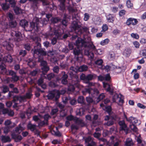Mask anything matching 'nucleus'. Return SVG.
I'll return each instance as SVG.
<instances>
[{"mask_svg": "<svg viewBox=\"0 0 146 146\" xmlns=\"http://www.w3.org/2000/svg\"><path fill=\"white\" fill-rule=\"evenodd\" d=\"M56 98L58 99L60 95H64L66 92V91L65 89H62L61 90H58L56 92Z\"/></svg>", "mask_w": 146, "mask_h": 146, "instance_id": "obj_29", "label": "nucleus"}, {"mask_svg": "<svg viewBox=\"0 0 146 146\" xmlns=\"http://www.w3.org/2000/svg\"><path fill=\"white\" fill-rule=\"evenodd\" d=\"M60 20L61 19L58 17H52L50 19L51 23L53 24L57 23L60 21Z\"/></svg>", "mask_w": 146, "mask_h": 146, "instance_id": "obj_38", "label": "nucleus"}, {"mask_svg": "<svg viewBox=\"0 0 146 146\" xmlns=\"http://www.w3.org/2000/svg\"><path fill=\"white\" fill-rule=\"evenodd\" d=\"M1 90L2 92L4 93H5L9 91V88L8 87L4 86L1 88Z\"/></svg>", "mask_w": 146, "mask_h": 146, "instance_id": "obj_49", "label": "nucleus"}, {"mask_svg": "<svg viewBox=\"0 0 146 146\" xmlns=\"http://www.w3.org/2000/svg\"><path fill=\"white\" fill-rule=\"evenodd\" d=\"M92 19L95 24L99 25L101 24V20L100 17L98 16H95Z\"/></svg>", "mask_w": 146, "mask_h": 146, "instance_id": "obj_30", "label": "nucleus"}, {"mask_svg": "<svg viewBox=\"0 0 146 146\" xmlns=\"http://www.w3.org/2000/svg\"><path fill=\"white\" fill-rule=\"evenodd\" d=\"M118 123L120 126V130L124 131L126 134H127L128 133L129 129L124 121H120Z\"/></svg>", "mask_w": 146, "mask_h": 146, "instance_id": "obj_12", "label": "nucleus"}, {"mask_svg": "<svg viewBox=\"0 0 146 146\" xmlns=\"http://www.w3.org/2000/svg\"><path fill=\"white\" fill-rule=\"evenodd\" d=\"M33 40L35 44L33 51V56L35 58H38V62L40 63L42 74H45L49 70L46 61L43 60V56L46 55V52L45 49L41 48V44L38 41L37 38L33 39Z\"/></svg>", "mask_w": 146, "mask_h": 146, "instance_id": "obj_1", "label": "nucleus"}, {"mask_svg": "<svg viewBox=\"0 0 146 146\" xmlns=\"http://www.w3.org/2000/svg\"><path fill=\"white\" fill-rule=\"evenodd\" d=\"M64 32L62 30L60 31L59 35H58V38L59 39H66L69 36V33L67 32L66 33H64Z\"/></svg>", "mask_w": 146, "mask_h": 146, "instance_id": "obj_16", "label": "nucleus"}, {"mask_svg": "<svg viewBox=\"0 0 146 146\" xmlns=\"http://www.w3.org/2000/svg\"><path fill=\"white\" fill-rule=\"evenodd\" d=\"M97 77V75L93 73H91L86 75L82 74L80 76L81 79L83 80L85 83H89V81L95 79Z\"/></svg>", "mask_w": 146, "mask_h": 146, "instance_id": "obj_6", "label": "nucleus"}, {"mask_svg": "<svg viewBox=\"0 0 146 146\" xmlns=\"http://www.w3.org/2000/svg\"><path fill=\"white\" fill-rule=\"evenodd\" d=\"M108 57L110 60H113L115 58V54L114 52H110L109 54Z\"/></svg>", "mask_w": 146, "mask_h": 146, "instance_id": "obj_50", "label": "nucleus"}, {"mask_svg": "<svg viewBox=\"0 0 146 146\" xmlns=\"http://www.w3.org/2000/svg\"><path fill=\"white\" fill-rule=\"evenodd\" d=\"M134 144L132 139L128 138L126 139L125 143V146H133Z\"/></svg>", "mask_w": 146, "mask_h": 146, "instance_id": "obj_26", "label": "nucleus"}, {"mask_svg": "<svg viewBox=\"0 0 146 146\" xmlns=\"http://www.w3.org/2000/svg\"><path fill=\"white\" fill-rule=\"evenodd\" d=\"M58 29V28L57 29H56L54 28H52L50 27V30L48 33V35L50 36H52L54 35H55L57 38H58L60 31Z\"/></svg>", "mask_w": 146, "mask_h": 146, "instance_id": "obj_17", "label": "nucleus"}, {"mask_svg": "<svg viewBox=\"0 0 146 146\" xmlns=\"http://www.w3.org/2000/svg\"><path fill=\"white\" fill-rule=\"evenodd\" d=\"M82 93L84 95H86V93L91 94L93 97L97 96L99 93V91L97 89H92L90 88H86L82 91Z\"/></svg>", "mask_w": 146, "mask_h": 146, "instance_id": "obj_7", "label": "nucleus"}, {"mask_svg": "<svg viewBox=\"0 0 146 146\" xmlns=\"http://www.w3.org/2000/svg\"><path fill=\"white\" fill-rule=\"evenodd\" d=\"M114 124V121L112 119H110L108 120L107 123H105V125L108 126H110Z\"/></svg>", "mask_w": 146, "mask_h": 146, "instance_id": "obj_55", "label": "nucleus"}, {"mask_svg": "<svg viewBox=\"0 0 146 146\" xmlns=\"http://www.w3.org/2000/svg\"><path fill=\"white\" fill-rule=\"evenodd\" d=\"M5 124L8 128H11L13 127L15 125V123L12 122L10 120H8L5 121Z\"/></svg>", "mask_w": 146, "mask_h": 146, "instance_id": "obj_27", "label": "nucleus"}, {"mask_svg": "<svg viewBox=\"0 0 146 146\" xmlns=\"http://www.w3.org/2000/svg\"><path fill=\"white\" fill-rule=\"evenodd\" d=\"M22 129V127L19 125V127L16 128L15 131L17 133L19 134L21 131Z\"/></svg>", "mask_w": 146, "mask_h": 146, "instance_id": "obj_54", "label": "nucleus"}, {"mask_svg": "<svg viewBox=\"0 0 146 146\" xmlns=\"http://www.w3.org/2000/svg\"><path fill=\"white\" fill-rule=\"evenodd\" d=\"M71 99V97L69 96H65L62 98V102L63 103L66 105L68 103V101Z\"/></svg>", "mask_w": 146, "mask_h": 146, "instance_id": "obj_36", "label": "nucleus"}, {"mask_svg": "<svg viewBox=\"0 0 146 146\" xmlns=\"http://www.w3.org/2000/svg\"><path fill=\"white\" fill-rule=\"evenodd\" d=\"M68 90L71 92H73L75 90V88L74 86L72 85H68Z\"/></svg>", "mask_w": 146, "mask_h": 146, "instance_id": "obj_60", "label": "nucleus"}, {"mask_svg": "<svg viewBox=\"0 0 146 146\" xmlns=\"http://www.w3.org/2000/svg\"><path fill=\"white\" fill-rule=\"evenodd\" d=\"M28 24V22L25 20H22L20 22V25L24 28L27 27Z\"/></svg>", "mask_w": 146, "mask_h": 146, "instance_id": "obj_31", "label": "nucleus"}, {"mask_svg": "<svg viewBox=\"0 0 146 146\" xmlns=\"http://www.w3.org/2000/svg\"><path fill=\"white\" fill-rule=\"evenodd\" d=\"M17 25V23L16 21H12L9 23V26L11 28L15 27Z\"/></svg>", "mask_w": 146, "mask_h": 146, "instance_id": "obj_48", "label": "nucleus"}, {"mask_svg": "<svg viewBox=\"0 0 146 146\" xmlns=\"http://www.w3.org/2000/svg\"><path fill=\"white\" fill-rule=\"evenodd\" d=\"M61 24L58 26L59 30H62L64 32V29H65L68 24V22L66 19V17L64 18L61 21Z\"/></svg>", "mask_w": 146, "mask_h": 146, "instance_id": "obj_11", "label": "nucleus"}, {"mask_svg": "<svg viewBox=\"0 0 146 146\" xmlns=\"http://www.w3.org/2000/svg\"><path fill=\"white\" fill-rule=\"evenodd\" d=\"M40 78L38 81V84L39 86L41 87L44 89H45L46 88V85L45 83H44L43 79L42 78H44V77H42Z\"/></svg>", "mask_w": 146, "mask_h": 146, "instance_id": "obj_24", "label": "nucleus"}, {"mask_svg": "<svg viewBox=\"0 0 146 146\" xmlns=\"http://www.w3.org/2000/svg\"><path fill=\"white\" fill-rule=\"evenodd\" d=\"M16 3L15 2V5L13 6L11 5V7L13 8L16 14H19L21 12V9L18 7L15 6Z\"/></svg>", "mask_w": 146, "mask_h": 146, "instance_id": "obj_34", "label": "nucleus"}, {"mask_svg": "<svg viewBox=\"0 0 146 146\" xmlns=\"http://www.w3.org/2000/svg\"><path fill=\"white\" fill-rule=\"evenodd\" d=\"M48 116H45L44 117V121H41L40 120L38 123V126L39 127H41L43 126L45 124H47V122L48 120Z\"/></svg>", "mask_w": 146, "mask_h": 146, "instance_id": "obj_22", "label": "nucleus"}, {"mask_svg": "<svg viewBox=\"0 0 146 146\" xmlns=\"http://www.w3.org/2000/svg\"><path fill=\"white\" fill-rule=\"evenodd\" d=\"M25 99V98L24 97L15 96L13 97V101L14 102H16L18 101H19L20 102H21L24 100Z\"/></svg>", "mask_w": 146, "mask_h": 146, "instance_id": "obj_37", "label": "nucleus"}, {"mask_svg": "<svg viewBox=\"0 0 146 146\" xmlns=\"http://www.w3.org/2000/svg\"><path fill=\"white\" fill-rule=\"evenodd\" d=\"M84 97L82 96H79L77 99L78 102L81 104H84Z\"/></svg>", "mask_w": 146, "mask_h": 146, "instance_id": "obj_43", "label": "nucleus"}, {"mask_svg": "<svg viewBox=\"0 0 146 146\" xmlns=\"http://www.w3.org/2000/svg\"><path fill=\"white\" fill-rule=\"evenodd\" d=\"M75 123V124H73L71 125V128L72 129H76L77 130L78 129L79 126L81 127V126L77 124L76 122ZM82 127L83 126H82Z\"/></svg>", "mask_w": 146, "mask_h": 146, "instance_id": "obj_53", "label": "nucleus"}, {"mask_svg": "<svg viewBox=\"0 0 146 146\" xmlns=\"http://www.w3.org/2000/svg\"><path fill=\"white\" fill-rule=\"evenodd\" d=\"M106 111L109 114L110 118H112V120H116L117 118V115L111 111V107L109 106L106 108Z\"/></svg>", "mask_w": 146, "mask_h": 146, "instance_id": "obj_15", "label": "nucleus"}, {"mask_svg": "<svg viewBox=\"0 0 146 146\" xmlns=\"http://www.w3.org/2000/svg\"><path fill=\"white\" fill-rule=\"evenodd\" d=\"M123 97L121 94L119 95L117 94H115L112 97V101L113 102H118L123 104L124 102Z\"/></svg>", "mask_w": 146, "mask_h": 146, "instance_id": "obj_10", "label": "nucleus"}, {"mask_svg": "<svg viewBox=\"0 0 146 146\" xmlns=\"http://www.w3.org/2000/svg\"><path fill=\"white\" fill-rule=\"evenodd\" d=\"M105 97L103 93H102L99 96L96 100L97 103H98L101 100H102Z\"/></svg>", "mask_w": 146, "mask_h": 146, "instance_id": "obj_45", "label": "nucleus"}, {"mask_svg": "<svg viewBox=\"0 0 146 146\" xmlns=\"http://www.w3.org/2000/svg\"><path fill=\"white\" fill-rule=\"evenodd\" d=\"M86 101L88 104H96L97 103L94 101L92 98L90 97H86Z\"/></svg>", "mask_w": 146, "mask_h": 146, "instance_id": "obj_40", "label": "nucleus"}, {"mask_svg": "<svg viewBox=\"0 0 146 146\" xmlns=\"http://www.w3.org/2000/svg\"><path fill=\"white\" fill-rule=\"evenodd\" d=\"M88 68V67L86 65H84L78 68V70L79 71L82 72L86 71Z\"/></svg>", "mask_w": 146, "mask_h": 146, "instance_id": "obj_42", "label": "nucleus"}, {"mask_svg": "<svg viewBox=\"0 0 146 146\" xmlns=\"http://www.w3.org/2000/svg\"><path fill=\"white\" fill-rule=\"evenodd\" d=\"M11 135L12 138L17 142L20 141L22 139L21 135L16 134L15 133H12Z\"/></svg>", "mask_w": 146, "mask_h": 146, "instance_id": "obj_23", "label": "nucleus"}, {"mask_svg": "<svg viewBox=\"0 0 146 146\" xmlns=\"http://www.w3.org/2000/svg\"><path fill=\"white\" fill-rule=\"evenodd\" d=\"M101 135V133L96 132H94L93 134L94 137L98 140L100 138Z\"/></svg>", "mask_w": 146, "mask_h": 146, "instance_id": "obj_51", "label": "nucleus"}, {"mask_svg": "<svg viewBox=\"0 0 146 146\" xmlns=\"http://www.w3.org/2000/svg\"><path fill=\"white\" fill-rule=\"evenodd\" d=\"M69 102L70 104L72 106L75 105L77 103L76 100L74 98L73 99L71 98V99L70 100Z\"/></svg>", "mask_w": 146, "mask_h": 146, "instance_id": "obj_58", "label": "nucleus"}, {"mask_svg": "<svg viewBox=\"0 0 146 146\" xmlns=\"http://www.w3.org/2000/svg\"><path fill=\"white\" fill-rule=\"evenodd\" d=\"M108 21L109 22L113 23L114 20V16L111 14H109L107 16Z\"/></svg>", "mask_w": 146, "mask_h": 146, "instance_id": "obj_35", "label": "nucleus"}, {"mask_svg": "<svg viewBox=\"0 0 146 146\" xmlns=\"http://www.w3.org/2000/svg\"><path fill=\"white\" fill-rule=\"evenodd\" d=\"M88 42H86L80 38H78L76 41V47L74 48L73 50V53L75 56V58L77 60L79 61H81L82 59V56L79 57L78 55L81 54L82 52V48L84 47V54L85 51L87 47L85 46L86 44L88 43Z\"/></svg>", "mask_w": 146, "mask_h": 146, "instance_id": "obj_3", "label": "nucleus"}, {"mask_svg": "<svg viewBox=\"0 0 146 146\" xmlns=\"http://www.w3.org/2000/svg\"><path fill=\"white\" fill-rule=\"evenodd\" d=\"M109 41V40L108 39H106L103 40L101 42L100 44L102 45H104L107 44Z\"/></svg>", "mask_w": 146, "mask_h": 146, "instance_id": "obj_62", "label": "nucleus"}, {"mask_svg": "<svg viewBox=\"0 0 146 146\" xmlns=\"http://www.w3.org/2000/svg\"><path fill=\"white\" fill-rule=\"evenodd\" d=\"M129 127L134 132H137V129L135 125V124H132L129 125Z\"/></svg>", "mask_w": 146, "mask_h": 146, "instance_id": "obj_47", "label": "nucleus"}, {"mask_svg": "<svg viewBox=\"0 0 146 146\" xmlns=\"http://www.w3.org/2000/svg\"><path fill=\"white\" fill-rule=\"evenodd\" d=\"M6 2L1 4V5L2 9L5 11L8 10L9 8L10 5Z\"/></svg>", "mask_w": 146, "mask_h": 146, "instance_id": "obj_32", "label": "nucleus"}, {"mask_svg": "<svg viewBox=\"0 0 146 146\" xmlns=\"http://www.w3.org/2000/svg\"><path fill=\"white\" fill-rule=\"evenodd\" d=\"M61 74L62 76L61 78L62 84L64 85H68V82L67 80L68 78V75L64 71H62L61 73Z\"/></svg>", "mask_w": 146, "mask_h": 146, "instance_id": "obj_13", "label": "nucleus"}, {"mask_svg": "<svg viewBox=\"0 0 146 146\" xmlns=\"http://www.w3.org/2000/svg\"><path fill=\"white\" fill-rule=\"evenodd\" d=\"M94 138L90 136L86 137L85 139L86 143H87V146H94L96 145V143L93 141Z\"/></svg>", "mask_w": 146, "mask_h": 146, "instance_id": "obj_14", "label": "nucleus"}, {"mask_svg": "<svg viewBox=\"0 0 146 146\" xmlns=\"http://www.w3.org/2000/svg\"><path fill=\"white\" fill-rule=\"evenodd\" d=\"M3 45L8 50L12 52L13 45L12 43L6 41L3 43Z\"/></svg>", "mask_w": 146, "mask_h": 146, "instance_id": "obj_18", "label": "nucleus"}, {"mask_svg": "<svg viewBox=\"0 0 146 146\" xmlns=\"http://www.w3.org/2000/svg\"><path fill=\"white\" fill-rule=\"evenodd\" d=\"M85 46L87 47L85 51V55L91 59L94 58V52L100 55L102 54L101 50L100 49L97 50L95 46L92 42H88L85 44Z\"/></svg>", "mask_w": 146, "mask_h": 146, "instance_id": "obj_4", "label": "nucleus"}, {"mask_svg": "<svg viewBox=\"0 0 146 146\" xmlns=\"http://www.w3.org/2000/svg\"><path fill=\"white\" fill-rule=\"evenodd\" d=\"M1 139L3 143L9 142L11 141L10 137L8 136L2 135L1 137Z\"/></svg>", "mask_w": 146, "mask_h": 146, "instance_id": "obj_28", "label": "nucleus"}, {"mask_svg": "<svg viewBox=\"0 0 146 146\" xmlns=\"http://www.w3.org/2000/svg\"><path fill=\"white\" fill-rule=\"evenodd\" d=\"M47 23V21L44 19L43 21H40L37 18L33 20V22L30 23V25L28 31H31L34 30L35 31H37L39 28L42 26L44 24L46 25Z\"/></svg>", "mask_w": 146, "mask_h": 146, "instance_id": "obj_5", "label": "nucleus"}, {"mask_svg": "<svg viewBox=\"0 0 146 146\" xmlns=\"http://www.w3.org/2000/svg\"><path fill=\"white\" fill-rule=\"evenodd\" d=\"M11 34L12 36H16V38L15 39L16 44L17 45V46L18 45H19V43L21 40V33L18 31H11Z\"/></svg>", "mask_w": 146, "mask_h": 146, "instance_id": "obj_8", "label": "nucleus"}, {"mask_svg": "<svg viewBox=\"0 0 146 146\" xmlns=\"http://www.w3.org/2000/svg\"><path fill=\"white\" fill-rule=\"evenodd\" d=\"M66 112L65 110H62L60 111V117H64L66 116Z\"/></svg>", "mask_w": 146, "mask_h": 146, "instance_id": "obj_56", "label": "nucleus"}, {"mask_svg": "<svg viewBox=\"0 0 146 146\" xmlns=\"http://www.w3.org/2000/svg\"><path fill=\"white\" fill-rule=\"evenodd\" d=\"M103 62V60L102 59H98L95 62V64L99 66H102Z\"/></svg>", "mask_w": 146, "mask_h": 146, "instance_id": "obj_52", "label": "nucleus"}, {"mask_svg": "<svg viewBox=\"0 0 146 146\" xmlns=\"http://www.w3.org/2000/svg\"><path fill=\"white\" fill-rule=\"evenodd\" d=\"M45 74H43V75H42V77H44V78L47 79L48 80H50L53 79L55 77V75L53 73H51L45 75Z\"/></svg>", "mask_w": 146, "mask_h": 146, "instance_id": "obj_25", "label": "nucleus"}, {"mask_svg": "<svg viewBox=\"0 0 146 146\" xmlns=\"http://www.w3.org/2000/svg\"><path fill=\"white\" fill-rule=\"evenodd\" d=\"M131 53V50L129 48H126L124 50L123 54L126 57L129 56Z\"/></svg>", "mask_w": 146, "mask_h": 146, "instance_id": "obj_33", "label": "nucleus"}, {"mask_svg": "<svg viewBox=\"0 0 146 146\" xmlns=\"http://www.w3.org/2000/svg\"><path fill=\"white\" fill-rule=\"evenodd\" d=\"M4 60L5 62H11L12 61V57L10 55L5 56L4 58Z\"/></svg>", "mask_w": 146, "mask_h": 146, "instance_id": "obj_39", "label": "nucleus"}, {"mask_svg": "<svg viewBox=\"0 0 146 146\" xmlns=\"http://www.w3.org/2000/svg\"><path fill=\"white\" fill-rule=\"evenodd\" d=\"M27 127L28 128L30 129L31 131H33L35 129L36 125L29 123L27 125Z\"/></svg>", "mask_w": 146, "mask_h": 146, "instance_id": "obj_41", "label": "nucleus"}, {"mask_svg": "<svg viewBox=\"0 0 146 146\" xmlns=\"http://www.w3.org/2000/svg\"><path fill=\"white\" fill-rule=\"evenodd\" d=\"M121 141L117 139L116 141H114L113 143V146H119L121 143Z\"/></svg>", "mask_w": 146, "mask_h": 146, "instance_id": "obj_59", "label": "nucleus"}, {"mask_svg": "<svg viewBox=\"0 0 146 146\" xmlns=\"http://www.w3.org/2000/svg\"><path fill=\"white\" fill-rule=\"evenodd\" d=\"M66 118L68 120L74 121L77 124L80 125L81 126H84V124L83 123L82 120L79 119L76 117H74L72 115L68 116L66 117Z\"/></svg>", "mask_w": 146, "mask_h": 146, "instance_id": "obj_9", "label": "nucleus"}, {"mask_svg": "<svg viewBox=\"0 0 146 146\" xmlns=\"http://www.w3.org/2000/svg\"><path fill=\"white\" fill-rule=\"evenodd\" d=\"M56 92H50L47 96L49 99L53 100H54L57 101L58 99H57L56 97Z\"/></svg>", "mask_w": 146, "mask_h": 146, "instance_id": "obj_19", "label": "nucleus"}, {"mask_svg": "<svg viewBox=\"0 0 146 146\" xmlns=\"http://www.w3.org/2000/svg\"><path fill=\"white\" fill-rule=\"evenodd\" d=\"M59 68L58 66H54L53 68V70L54 72L58 73L59 72Z\"/></svg>", "mask_w": 146, "mask_h": 146, "instance_id": "obj_61", "label": "nucleus"}, {"mask_svg": "<svg viewBox=\"0 0 146 146\" xmlns=\"http://www.w3.org/2000/svg\"><path fill=\"white\" fill-rule=\"evenodd\" d=\"M49 86L51 87L55 88L57 87L58 86V85L54 82H50L49 83Z\"/></svg>", "mask_w": 146, "mask_h": 146, "instance_id": "obj_63", "label": "nucleus"}, {"mask_svg": "<svg viewBox=\"0 0 146 146\" xmlns=\"http://www.w3.org/2000/svg\"><path fill=\"white\" fill-rule=\"evenodd\" d=\"M84 114L83 109L82 108H80L78 109L76 111V114L79 116H82Z\"/></svg>", "mask_w": 146, "mask_h": 146, "instance_id": "obj_46", "label": "nucleus"}, {"mask_svg": "<svg viewBox=\"0 0 146 146\" xmlns=\"http://www.w3.org/2000/svg\"><path fill=\"white\" fill-rule=\"evenodd\" d=\"M138 21L136 19L132 18H129L126 21V24L129 26L131 24L133 25H135L137 24Z\"/></svg>", "mask_w": 146, "mask_h": 146, "instance_id": "obj_20", "label": "nucleus"}, {"mask_svg": "<svg viewBox=\"0 0 146 146\" xmlns=\"http://www.w3.org/2000/svg\"><path fill=\"white\" fill-rule=\"evenodd\" d=\"M11 79L14 82H17L19 80V77L16 75V74L13 76L11 78Z\"/></svg>", "mask_w": 146, "mask_h": 146, "instance_id": "obj_57", "label": "nucleus"}, {"mask_svg": "<svg viewBox=\"0 0 146 146\" xmlns=\"http://www.w3.org/2000/svg\"><path fill=\"white\" fill-rule=\"evenodd\" d=\"M125 117L127 121L130 123L135 124H136L138 122V120L135 117L131 116L129 118H127L125 115Z\"/></svg>", "mask_w": 146, "mask_h": 146, "instance_id": "obj_21", "label": "nucleus"}, {"mask_svg": "<svg viewBox=\"0 0 146 146\" xmlns=\"http://www.w3.org/2000/svg\"><path fill=\"white\" fill-rule=\"evenodd\" d=\"M6 73L7 75L11 76L12 77L15 75L16 74L15 72L11 70H9L8 71H7Z\"/></svg>", "mask_w": 146, "mask_h": 146, "instance_id": "obj_44", "label": "nucleus"}, {"mask_svg": "<svg viewBox=\"0 0 146 146\" xmlns=\"http://www.w3.org/2000/svg\"><path fill=\"white\" fill-rule=\"evenodd\" d=\"M27 51L24 50H21L19 52V55L22 56H25L27 54Z\"/></svg>", "mask_w": 146, "mask_h": 146, "instance_id": "obj_64", "label": "nucleus"}, {"mask_svg": "<svg viewBox=\"0 0 146 146\" xmlns=\"http://www.w3.org/2000/svg\"><path fill=\"white\" fill-rule=\"evenodd\" d=\"M68 9L69 13L71 14L72 19L73 20L70 26L72 30L78 35L82 34L84 32L88 33L89 29L88 28L81 27V24L80 21V17L76 13L77 10L70 6L68 7Z\"/></svg>", "mask_w": 146, "mask_h": 146, "instance_id": "obj_2", "label": "nucleus"}]
</instances>
